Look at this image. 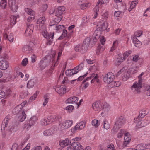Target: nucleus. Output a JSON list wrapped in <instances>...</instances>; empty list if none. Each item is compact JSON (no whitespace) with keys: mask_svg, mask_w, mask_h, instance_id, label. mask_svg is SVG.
I'll return each mask as SVG.
<instances>
[{"mask_svg":"<svg viewBox=\"0 0 150 150\" xmlns=\"http://www.w3.org/2000/svg\"><path fill=\"white\" fill-rule=\"evenodd\" d=\"M126 132V131L124 129L120 130L117 135V137L119 138L122 137L123 134L125 135Z\"/></svg>","mask_w":150,"mask_h":150,"instance_id":"nucleus-46","label":"nucleus"},{"mask_svg":"<svg viewBox=\"0 0 150 150\" xmlns=\"http://www.w3.org/2000/svg\"><path fill=\"white\" fill-rule=\"evenodd\" d=\"M125 68L123 67L117 73V75L118 76L122 73V79L124 81H126L129 78L130 74L127 71L125 70Z\"/></svg>","mask_w":150,"mask_h":150,"instance_id":"nucleus-7","label":"nucleus"},{"mask_svg":"<svg viewBox=\"0 0 150 150\" xmlns=\"http://www.w3.org/2000/svg\"><path fill=\"white\" fill-rule=\"evenodd\" d=\"M133 42L134 46L137 47H139L142 45L141 42L138 40H136L135 41H134Z\"/></svg>","mask_w":150,"mask_h":150,"instance_id":"nucleus-55","label":"nucleus"},{"mask_svg":"<svg viewBox=\"0 0 150 150\" xmlns=\"http://www.w3.org/2000/svg\"><path fill=\"white\" fill-rule=\"evenodd\" d=\"M38 93V91H36V93L34 94L33 96L30 98V100L31 101L34 100L37 97Z\"/></svg>","mask_w":150,"mask_h":150,"instance_id":"nucleus-62","label":"nucleus"},{"mask_svg":"<svg viewBox=\"0 0 150 150\" xmlns=\"http://www.w3.org/2000/svg\"><path fill=\"white\" fill-rule=\"evenodd\" d=\"M48 117L50 123L59 120V117L56 115H52Z\"/></svg>","mask_w":150,"mask_h":150,"instance_id":"nucleus-32","label":"nucleus"},{"mask_svg":"<svg viewBox=\"0 0 150 150\" xmlns=\"http://www.w3.org/2000/svg\"><path fill=\"white\" fill-rule=\"evenodd\" d=\"M9 128L10 131L13 132L16 131L17 127L15 126H11V125H10L9 127Z\"/></svg>","mask_w":150,"mask_h":150,"instance_id":"nucleus-60","label":"nucleus"},{"mask_svg":"<svg viewBox=\"0 0 150 150\" xmlns=\"http://www.w3.org/2000/svg\"><path fill=\"white\" fill-rule=\"evenodd\" d=\"M131 136L130 133L128 132H126L125 133L124 135V141L123 143V147H125L127 146L130 142L131 140Z\"/></svg>","mask_w":150,"mask_h":150,"instance_id":"nucleus-10","label":"nucleus"},{"mask_svg":"<svg viewBox=\"0 0 150 150\" xmlns=\"http://www.w3.org/2000/svg\"><path fill=\"white\" fill-rule=\"evenodd\" d=\"M144 73L142 72L138 76V81H137L139 84L142 85V83L143 81V78L142 76L144 75Z\"/></svg>","mask_w":150,"mask_h":150,"instance_id":"nucleus-52","label":"nucleus"},{"mask_svg":"<svg viewBox=\"0 0 150 150\" xmlns=\"http://www.w3.org/2000/svg\"><path fill=\"white\" fill-rule=\"evenodd\" d=\"M75 50L76 52H80L82 53H83L85 52L86 50H83L82 52V45H76L75 47Z\"/></svg>","mask_w":150,"mask_h":150,"instance_id":"nucleus-41","label":"nucleus"},{"mask_svg":"<svg viewBox=\"0 0 150 150\" xmlns=\"http://www.w3.org/2000/svg\"><path fill=\"white\" fill-rule=\"evenodd\" d=\"M9 120L10 119L8 117H6L4 119L1 126V129H2V128L4 129L5 128H6L7 127Z\"/></svg>","mask_w":150,"mask_h":150,"instance_id":"nucleus-25","label":"nucleus"},{"mask_svg":"<svg viewBox=\"0 0 150 150\" xmlns=\"http://www.w3.org/2000/svg\"><path fill=\"white\" fill-rule=\"evenodd\" d=\"M35 80L34 79H31L29 80L27 84V87L28 88H31L33 87L35 84Z\"/></svg>","mask_w":150,"mask_h":150,"instance_id":"nucleus-37","label":"nucleus"},{"mask_svg":"<svg viewBox=\"0 0 150 150\" xmlns=\"http://www.w3.org/2000/svg\"><path fill=\"white\" fill-rule=\"evenodd\" d=\"M77 73L74 68L72 69H69L66 70L65 72V74L66 75L68 76H71L72 75Z\"/></svg>","mask_w":150,"mask_h":150,"instance_id":"nucleus-33","label":"nucleus"},{"mask_svg":"<svg viewBox=\"0 0 150 150\" xmlns=\"http://www.w3.org/2000/svg\"><path fill=\"white\" fill-rule=\"evenodd\" d=\"M138 69V67L137 66H134L129 68L127 70V71L130 74H134L137 72Z\"/></svg>","mask_w":150,"mask_h":150,"instance_id":"nucleus-30","label":"nucleus"},{"mask_svg":"<svg viewBox=\"0 0 150 150\" xmlns=\"http://www.w3.org/2000/svg\"><path fill=\"white\" fill-rule=\"evenodd\" d=\"M91 38L89 37H87L84 40L82 45V52L83 50H87L90 43Z\"/></svg>","mask_w":150,"mask_h":150,"instance_id":"nucleus-14","label":"nucleus"},{"mask_svg":"<svg viewBox=\"0 0 150 150\" xmlns=\"http://www.w3.org/2000/svg\"><path fill=\"white\" fill-rule=\"evenodd\" d=\"M28 59L27 58H25L22 60L21 64L24 66H26L28 63Z\"/></svg>","mask_w":150,"mask_h":150,"instance_id":"nucleus-64","label":"nucleus"},{"mask_svg":"<svg viewBox=\"0 0 150 150\" xmlns=\"http://www.w3.org/2000/svg\"><path fill=\"white\" fill-rule=\"evenodd\" d=\"M79 100V98L75 96L71 97L65 101L66 103H77Z\"/></svg>","mask_w":150,"mask_h":150,"instance_id":"nucleus-20","label":"nucleus"},{"mask_svg":"<svg viewBox=\"0 0 150 150\" xmlns=\"http://www.w3.org/2000/svg\"><path fill=\"white\" fill-rule=\"evenodd\" d=\"M66 8L64 6L59 7L56 11L55 14L56 16H60L65 13Z\"/></svg>","mask_w":150,"mask_h":150,"instance_id":"nucleus-17","label":"nucleus"},{"mask_svg":"<svg viewBox=\"0 0 150 150\" xmlns=\"http://www.w3.org/2000/svg\"><path fill=\"white\" fill-rule=\"evenodd\" d=\"M46 19L44 17L40 18L38 20L36 25L37 28L40 30H42V33L44 37L47 40V44L51 45L53 41L54 33H47L46 30L45 24Z\"/></svg>","mask_w":150,"mask_h":150,"instance_id":"nucleus-1","label":"nucleus"},{"mask_svg":"<svg viewBox=\"0 0 150 150\" xmlns=\"http://www.w3.org/2000/svg\"><path fill=\"white\" fill-rule=\"evenodd\" d=\"M48 64L47 60L45 58L42 59L40 62L38 68L40 71H42L45 69Z\"/></svg>","mask_w":150,"mask_h":150,"instance_id":"nucleus-12","label":"nucleus"},{"mask_svg":"<svg viewBox=\"0 0 150 150\" xmlns=\"http://www.w3.org/2000/svg\"><path fill=\"white\" fill-rule=\"evenodd\" d=\"M83 64L81 63L74 68L75 70L76 71V73H77L79 71L83 69Z\"/></svg>","mask_w":150,"mask_h":150,"instance_id":"nucleus-44","label":"nucleus"},{"mask_svg":"<svg viewBox=\"0 0 150 150\" xmlns=\"http://www.w3.org/2000/svg\"><path fill=\"white\" fill-rule=\"evenodd\" d=\"M41 123L43 126H45L50 124L48 117H45L41 120Z\"/></svg>","mask_w":150,"mask_h":150,"instance_id":"nucleus-40","label":"nucleus"},{"mask_svg":"<svg viewBox=\"0 0 150 150\" xmlns=\"http://www.w3.org/2000/svg\"><path fill=\"white\" fill-rule=\"evenodd\" d=\"M91 124L92 125L94 126L96 128L98 127L99 125L98 121L96 119H94L91 122Z\"/></svg>","mask_w":150,"mask_h":150,"instance_id":"nucleus-49","label":"nucleus"},{"mask_svg":"<svg viewBox=\"0 0 150 150\" xmlns=\"http://www.w3.org/2000/svg\"><path fill=\"white\" fill-rule=\"evenodd\" d=\"M138 3V0H135L132 1L131 4L130 8L129 9V11H130L132 10L134 8Z\"/></svg>","mask_w":150,"mask_h":150,"instance_id":"nucleus-39","label":"nucleus"},{"mask_svg":"<svg viewBox=\"0 0 150 150\" xmlns=\"http://www.w3.org/2000/svg\"><path fill=\"white\" fill-rule=\"evenodd\" d=\"M105 50V46L103 45H99L97 48L96 54L99 55L102 53Z\"/></svg>","mask_w":150,"mask_h":150,"instance_id":"nucleus-27","label":"nucleus"},{"mask_svg":"<svg viewBox=\"0 0 150 150\" xmlns=\"http://www.w3.org/2000/svg\"><path fill=\"white\" fill-rule=\"evenodd\" d=\"M71 143V142L68 139H66L64 140H60L59 144L62 147H64L65 146H67Z\"/></svg>","mask_w":150,"mask_h":150,"instance_id":"nucleus-23","label":"nucleus"},{"mask_svg":"<svg viewBox=\"0 0 150 150\" xmlns=\"http://www.w3.org/2000/svg\"><path fill=\"white\" fill-rule=\"evenodd\" d=\"M74 109V107L72 105H69L65 108V110H67L69 112H72Z\"/></svg>","mask_w":150,"mask_h":150,"instance_id":"nucleus-58","label":"nucleus"},{"mask_svg":"<svg viewBox=\"0 0 150 150\" xmlns=\"http://www.w3.org/2000/svg\"><path fill=\"white\" fill-rule=\"evenodd\" d=\"M108 12H106L102 15V18L104 19V20H107L108 18Z\"/></svg>","mask_w":150,"mask_h":150,"instance_id":"nucleus-61","label":"nucleus"},{"mask_svg":"<svg viewBox=\"0 0 150 150\" xmlns=\"http://www.w3.org/2000/svg\"><path fill=\"white\" fill-rule=\"evenodd\" d=\"M25 12L28 14L32 16H34L35 15V12L34 11L31 9L26 8L25 9Z\"/></svg>","mask_w":150,"mask_h":150,"instance_id":"nucleus-43","label":"nucleus"},{"mask_svg":"<svg viewBox=\"0 0 150 150\" xmlns=\"http://www.w3.org/2000/svg\"><path fill=\"white\" fill-rule=\"evenodd\" d=\"M4 38L6 39H7L11 42H12L13 41L14 37L12 33H10L8 35L6 34L4 35Z\"/></svg>","mask_w":150,"mask_h":150,"instance_id":"nucleus-26","label":"nucleus"},{"mask_svg":"<svg viewBox=\"0 0 150 150\" xmlns=\"http://www.w3.org/2000/svg\"><path fill=\"white\" fill-rule=\"evenodd\" d=\"M91 21V19L88 16H85L83 18L82 24L83 25H86Z\"/></svg>","mask_w":150,"mask_h":150,"instance_id":"nucleus-35","label":"nucleus"},{"mask_svg":"<svg viewBox=\"0 0 150 150\" xmlns=\"http://www.w3.org/2000/svg\"><path fill=\"white\" fill-rule=\"evenodd\" d=\"M104 128L106 130L108 129L110 127V125L106 119H104L103 121Z\"/></svg>","mask_w":150,"mask_h":150,"instance_id":"nucleus-48","label":"nucleus"},{"mask_svg":"<svg viewBox=\"0 0 150 150\" xmlns=\"http://www.w3.org/2000/svg\"><path fill=\"white\" fill-rule=\"evenodd\" d=\"M9 67V64L8 61L4 59L0 61V69L5 70Z\"/></svg>","mask_w":150,"mask_h":150,"instance_id":"nucleus-15","label":"nucleus"},{"mask_svg":"<svg viewBox=\"0 0 150 150\" xmlns=\"http://www.w3.org/2000/svg\"><path fill=\"white\" fill-rule=\"evenodd\" d=\"M7 4V0H1L0 6L2 9H5Z\"/></svg>","mask_w":150,"mask_h":150,"instance_id":"nucleus-42","label":"nucleus"},{"mask_svg":"<svg viewBox=\"0 0 150 150\" xmlns=\"http://www.w3.org/2000/svg\"><path fill=\"white\" fill-rule=\"evenodd\" d=\"M108 27V23L107 21H105L102 23L100 28L102 30L106 29Z\"/></svg>","mask_w":150,"mask_h":150,"instance_id":"nucleus-54","label":"nucleus"},{"mask_svg":"<svg viewBox=\"0 0 150 150\" xmlns=\"http://www.w3.org/2000/svg\"><path fill=\"white\" fill-rule=\"evenodd\" d=\"M83 1L82 0H80L78 2V5L81 9L84 10L91 6V4L90 3L88 2L84 3L83 2Z\"/></svg>","mask_w":150,"mask_h":150,"instance_id":"nucleus-13","label":"nucleus"},{"mask_svg":"<svg viewBox=\"0 0 150 150\" xmlns=\"http://www.w3.org/2000/svg\"><path fill=\"white\" fill-rule=\"evenodd\" d=\"M118 41L117 40L113 42V45L111 47L110 51L112 52L116 49L118 44Z\"/></svg>","mask_w":150,"mask_h":150,"instance_id":"nucleus-45","label":"nucleus"},{"mask_svg":"<svg viewBox=\"0 0 150 150\" xmlns=\"http://www.w3.org/2000/svg\"><path fill=\"white\" fill-rule=\"evenodd\" d=\"M55 28V30L56 32L59 33L65 28V27L64 25H56L54 26Z\"/></svg>","mask_w":150,"mask_h":150,"instance_id":"nucleus-38","label":"nucleus"},{"mask_svg":"<svg viewBox=\"0 0 150 150\" xmlns=\"http://www.w3.org/2000/svg\"><path fill=\"white\" fill-rule=\"evenodd\" d=\"M71 146L74 150H84L82 146L78 142L72 143Z\"/></svg>","mask_w":150,"mask_h":150,"instance_id":"nucleus-16","label":"nucleus"},{"mask_svg":"<svg viewBox=\"0 0 150 150\" xmlns=\"http://www.w3.org/2000/svg\"><path fill=\"white\" fill-rule=\"evenodd\" d=\"M23 51L27 53H30L32 52V47L29 45H25L23 47Z\"/></svg>","mask_w":150,"mask_h":150,"instance_id":"nucleus-28","label":"nucleus"},{"mask_svg":"<svg viewBox=\"0 0 150 150\" xmlns=\"http://www.w3.org/2000/svg\"><path fill=\"white\" fill-rule=\"evenodd\" d=\"M110 106L108 104L105 103H104L103 106V110L104 112H102L101 114L103 115L104 113H105V114H107L108 111L110 109Z\"/></svg>","mask_w":150,"mask_h":150,"instance_id":"nucleus-31","label":"nucleus"},{"mask_svg":"<svg viewBox=\"0 0 150 150\" xmlns=\"http://www.w3.org/2000/svg\"><path fill=\"white\" fill-rule=\"evenodd\" d=\"M86 123L83 121H81L78 123L76 125V128L78 130L83 129L85 126Z\"/></svg>","mask_w":150,"mask_h":150,"instance_id":"nucleus-24","label":"nucleus"},{"mask_svg":"<svg viewBox=\"0 0 150 150\" xmlns=\"http://www.w3.org/2000/svg\"><path fill=\"white\" fill-rule=\"evenodd\" d=\"M123 56L122 54H119L118 55V57L117 60L116 65H118L124 61L125 59L123 57Z\"/></svg>","mask_w":150,"mask_h":150,"instance_id":"nucleus-36","label":"nucleus"},{"mask_svg":"<svg viewBox=\"0 0 150 150\" xmlns=\"http://www.w3.org/2000/svg\"><path fill=\"white\" fill-rule=\"evenodd\" d=\"M93 78L91 81V83H93L94 81H96L97 82H99V80L98 79V75L97 74H95L94 73H92L91 76L88 77L86 79L83 80L82 82L83 83H84L86 81L92 78Z\"/></svg>","mask_w":150,"mask_h":150,"instance_id":"nucleus-9","label":"nucleus"},{"mask_svg":"<svg viewBox=\"0 0 150 150\" xmlns=\"http://www.w3.org/2000/svg\"><path fill=\"white\" fill-rule=\"evenodd\" d=\"M109 0H98L97 4V6L102 7L104 6H105L108 2Z\"/></svg>","mask_w":150,"mask_h":150,"instance_id":"nucleus-29","label":"nucleus"},{"mask_svg":"<svg viewBox=\"0 0 150 150\" xmlns=\"http://www.w3.org/2000/svg\"><path fill=\"white\" fill-rule=\"evenodd\" d=\"M33 27L31 25H28L24 34L25 36H28L30 35L33 32Z\"/></svg>","mask_w":150,"mask_h":150,"instance_id":"nucleus-22","label":"nucleus"},{"mask_svg":"<svg viewBox=\"0 0 150 150\" xmlns=\"http://www.w3.org/2000/svg\"><path fill=\"white\" fill-rule=\"evenodd\" d=\"M21 105H18L14 108L13 110V113L14 114H18L20 113L19 115H18V120L20 122H22L26 118V115L24 111H21L22 109L21 108Z\"/></svg>","mask_w":150,"mask_h":150,"instance_id":"nucleus-2","label":"nucleus"},{"mask_svg":"<svg viewBox=\"0 0 150 150\" xmlns=\"http://www.w3.org/2000/svg\"><path fill=\"white\" fill-rule=\"evenodd\" d=\"M16 18L17 17L16 16H11L10 17L9 23L8 25V26L9 28L12 27L15 24Z\"/></svg>","mask_w":150,"mask_h":150,"instance_id":"nucleus-21","label":"nucleus"},{"mask_svg":"<svg viewBox=\"0 0 150 150\" xmlns=\"http://www.w3.org/2000/svg\"><path fill=\"white\" fill-rule=\"evenodd\" d=\"M93 109L95 111H98L100 110L101 108V106L98 102H95L92 105Z\"/></svg>","mask_w":150,"mask_h":150,"instance_id":"nucleus-34","label":"nucleus"},{"mask_svg":"<svg viewBox=\"0 0 150 150\" xmlns=\"http://www.w3.org/2000/svg\"><path fill=\"white\" fill-rule=\"evenodd\" d=\"M62 83L63 84H64V85L58 86L55 89L56 91L60 95L65 94L66 92V90H67V89L66 88V87L68 86V85H69V83L67 77H65L64 78Z\"/></svg>","mask_w":150,"mask_h":150,"instance_id":"nucleus-3","label":"nucleus"},{"mask_svg":"<svg viewBox=\"0 0 150 150\" xmlns=\"http://www.w3.org/2000/svg\"><path fill=\"white\" fill-rule=\"evenodd\" d=\"M132 52V51L129 50L126 51L123 54H122L123 56V57L125 59Z\"/></svg>","mask_w":150,"mask_h":150,"instance_id":"nucleus-57","label":"nucleus"},{"mask_svg":"<svg viewBox=\"0 0 150 150\" xmlns=\"http://www.w3.org/2000/svg\"><path fill=\"white\" fill-rule=\"evenodd\" d=\"M136 150H147L150 149V143L141 144L137 145L135 148Z\"/></svg>","mask_w":150,"mask_h":150,"instance_id":"nucleus-11","label":"nucleus"},{"mask_svg":"<svg viewBox=\"0 0 150 150\" xmlns=\"http://www.w3.org/2000/svg\"><path fill=\"white\" fill-rule=\"evenodd\" d=\"M107 149V150H115L113 144L112 143L108 145Z\"/></svg>","mask_w":150,"mask_h":150,"instance_id":"nucleus-63","label":"nucleus"},{"mask_svg":"<svg viewBox=\"0 0 150 150\" xmlns=\"http://www.w3.org/2000/svg\"><path fill=\"white\" fill-rule=\"evenodd\" d=\"M142 85L138 83L137 81H136L131 86V89L132 92L134 93H139L140 89L142 88Z\"/></svg>","mask_w":150,"mask_h":150,"instance_id":"nucleus-8","label":"nucleus"},{"mask_svg":"<svg viewBox=\"0 0 150 150\" xmlns=\"http://www.w3.org/2000/svg\"><path fill=\"white\" fill-rule=\"evenodd\" d=\"M9 4L11 10L14 12H16L18 9V7L15 1H13L11 2V1H9Z\"/></svg>","mask_w":150,"mask_h":150,"instance_id":"nucleus-19","label":"nucleus"},{"mask_svg":"<svg viewBox=\"0 0 150 150\" xmlns=\"http://www.w3.org/2000/svg\"><path fill=\"white\" fill-rule=\"evenodd\" d=\"M24 76V75L23 73L18 71H16V72H15L14 74V76L16 78L20 77L21 78H22Z\"/></svg>","mask_w":150,"mask_h":150,"instance_id":"nucleus-50","label":"nucleus"},{"mask_svg":"<svg viewBox=\"0 0 150 150\" xmlns=\"http://www.w3.org/2000/svg\"><path fill=\"white\" fill-rule=\"evenodd\" d=\"M114 15L115 17H120L122 16V13L120 11H115L114 13Z\"/></svg>","mask_w":150,"mask_h":150,"instance_id":"nucleus-56","label":"nucleus"},{"mask_svg":"<svg viewBox=\"0 0 150 150\" xmlns=\"http://www.w3.org/2000/svg\"><path fill=\"white\" fill-rule=\"evenodd\" d=\"M115 78L114 74L112 72H108L103 77V79L105 83L109 84L113 81Z\"/></svg>","mask_w":150,"mask_h":150,"instance_id":"nucleus-6","label":"nucleus"},{"mask_svg":"<svg viewBox=\"0 0 150 150\" xmlns=\"http://www.w3.org/2000/svg\"><path fill=\"white\" fill-rule=\"evenodd\" d=\"M147 114V113L145 110H143L140 112L139 116L141 118L144 117Z\"/></svg>","mask_w":150,"mask_h":150,"instance_id":"nucleus-59","label":"nucleus"},{"mask_svg":"<svg viewBox=\"0 0 150 150\" xmlns=\"http://www.w3.org/2000/svg\"><path fill=\"white\" fill-rule=\"evenodd\" d=\"M73 121L72 120H68L61 122L59 127L61 130H64L70 127L72 125Z\"/></svg>","mask_w":150,"mask_h":150,"instance_id":"nucleus-5","label":"nucleus"},{"mask_svg":"<svg viewBox=\"0 0 150 150\" xmlns=\"http://www.w3.org/2000/svg\"><path fill=\"white\" fill-rule=\"evenodd\" d=\"M63 33L61 35L59 38V40H61L64 38L65 37L67 36V33L66 30L64 29L63 30Z\"/></svg>","mask_w":150,"mask_h":150,"instance_id":"nucleus-53","label":"nucleus"},{"mask_svg":"<svg viewBox=\"0 0 150 150\" xmlns=\"http://www.w3.org/2000/svg\"><path fill=\"white\" fill-rule=\"evenodd\" d=\"M125 122V119L123 116H121L118 118L115 122L113 129L111 131L115 133L117 132L118 129L121 128Z\"/></svg>","mask_w":150,"mask_h":150,"instance_id":"nucleus-4","label":"nucleus"},{"mask_svg":"<svg viewBox=\"0 0 150 150\" xmlns=\"http://www.w3.org/2000/svg\"><path fill=\"white\" fill-rule=\"evenodd\" d=\"M52 134V132L50 129H48L45 130L43 133L44 136H48L51 135Z\"/></svg>","mask_w":150,"mask_h":150,"instance_id":"nucleus-51","label":"nucleus"},{"mask_svg":"<svg viewBox=\"0 0 150 150\" xmlns=\"http://www.w3.org/2000/svg\"><path fill=\"white\" fill-rule=\"evenodd\" d=\"M121 84V83L119 81H114L111 84V87H118Z\"/></svg>","mask_w":150,"mask_h":150,"instance_id":"nucleus-47","label":"nucleus"},{"mask_svg":"<svg viewBox=\"0 0 150 150\" xmlns=\"http://www.w3.org/2000/svg\"><path fill=\"white\" fill-rule=\"evenodd\" d=\"M38 120V118L36 116H33L30 119L29 122V125L28 127H27V129H29L30 128L32 125H34L37 123Z\"/></svg>","mask_w":150,"mask_h":150,"instance_id":"nucleus-18","label":"nucleus"}]
</instances>
